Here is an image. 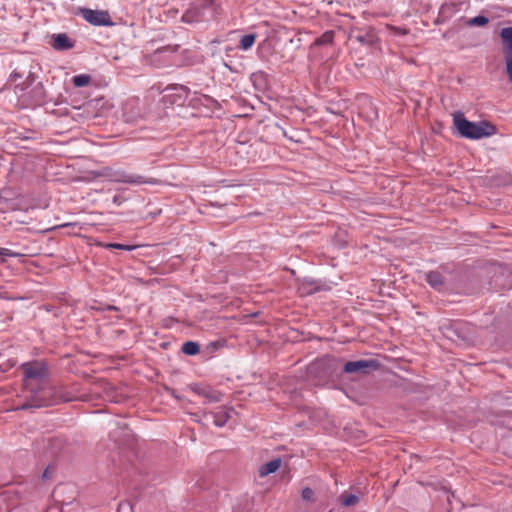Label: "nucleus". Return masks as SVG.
<instances>
[{
  "label": "nucleus",
  "instance_id": "4468645a",
  "mask_svg": "<svg viewBox=\"0 0 512 512\" xmlns=\"http://www.w3.org/2000/svg\"><path fill=\"white\" fill-rule=\"evenodd\" d=\"M280 466H281V459L275 458V459L265 463L264 465H262L259 468V475L261 477H264L269 474H272V473L276 472L280 468Z\"/></svg>",
  "mask_w": 512,
  "mask_h": 512
},
{
  "label": "nucleus",
  "instance_id": "cd10ccee",
  "mask_svg": "<svg viewBox=\"0 0 512 512\" xmlns=\"http://www.w3.org/2000/svg\"><path fill=\"white\" fill-rule=\"evenodd\" d=\"M168 50H172V51H176V46L174 48H170V47H163L161 49H158L157 50V53H163L165 51H168Z\"/></svg>",
  "mask_w": 512,
  "mask_h": 512
},
{
  "label": "nucleus",
  "instance_id": "a211bd4d",
  "mask_svg": "<svg viewBox=\"0 0 512 512\" xmlns=\"http://www.w3.org/2000/svg\"><path fill=\"white\" fill-rule=\"evenodd\" d=\"M199 345L193 341H187L182 346V351L187 355H195L199 352Z\"/></svg>",
  "mask_w": 512,
  "mask_h": 512
},
{
  "label": "nucleus",
  "instance_id": "393cba45",
  "mask_svg": "<svg viewBox=\"0 0 512 512\" xmlns=\"http://www.w3.org/2000/svg\"><path fill=\"white\" fill-rule=\"evenodd\" d=\"M106 247L111 248V249H122V250H132L134 248L133 246L123 245V244H119V243H109L106 245Z\"/></svg>",
  "mask_w": 512,
  "mask_h": 512
},
{
  "label": "nucleus",
  "instance_id": "f03ea898",
  "mask_svg": "<svg viewBox=\"0 0 512 512\" xmlns=\"http://www.w3.org/2000/svg\"><path fill=\"white\" fill-rule=\"evenodd\" d=\"M60 401H72V398H66L56 387L42 388L33 392L31 398L22 404L19 409L40 408L55 405Z\"/></svg>",
  "mask_w": 512,
  "mask_h": 512
},
{
  "label": "nucleus",
  "instance_id": "ddd939ff",
  "mask_svg": "<svg viewBox=\"0 0 512 512\" xmlns=\"http://www.w3.org/2000/svg\"><path fill=\"white\" fill-rule=\"evenodd\" d=\"M72 47H73V43L71 42V40L69 39V37L66 34L60 33L54 37V41H53L54 49L67 50Z\"/></svg>",
  "mask_w": 512,
  "mask_h": 512
},
{
  "label": "nucleus",
  "instance_id": "9b49d317",
  "mask_svg": "<svg viewBox=\"0 0 512 512\" xmlns=\"http://www.w3.org/2000/svg\"><path fill=\"white\" fill-rule=\"evenodd\" d=\"M321 289V286L318 281L314 279H303L298 286V292L302 296L311 295Z\"/></svg>",
  "mask_w": 512,
  "mask_h": 512
},
{
  "label": "nucleus",
  "instance_id": "dca6fc26",
  "mask_svg": "<svg viewBox=\"0 0 512 512\" xmlns=\"http://www.w3.org/2000/svg\"><path fill=\"white\" fill-rule=\"evenodd\" d=\"M255 40H256L255 34L244 35L240 39L238 47H239V49L246 51L254 45Z\"/></svg>",
  "mask_w": 512,
  "mask_h": 512
},
{
  "label": "nucleus",
  "instance_id": "4be33fe9",
  "mask_svg": "<svg viewBox=\"0 0 512 512\" xmlns=\"http://www.w3.org/2000/svg\"><path fill=\"white\" fill-rule=\"evenodd\" d=\"M355 40L364 45H373L375 41V36L370 33H367L365 35H356Z\"/></svg>",
  "mask_w": 512,
  "mask_h": 512
},
{
  "label": "nucleus",
  "instance_id": "bb28decb",
  "mask_svg": "<svg viewBox=\"0 0 512 512\" xmlns=\"http://www.w3.org/2000/svg\"><path fill=\"white\" fill-rule=\"evenodd\" d=\"M51 470H52V468H51V467H47V468L43 471V473H42V478H43V479H49V478H50V476H51Z\"/></svg>",
  "mask_w": 512,
  "mask_h": 512
},
{
  "label": "nucleus",
  "instance_id": "9d476101",
  "mask_svg": "<svg viewBox=\"0 0 512 512\" xmlns=\"http://www.w3.org/2000/svg\"><path fill=\"white\" fill-rule=\"evenodd\" d=\"M31 105H41L45 102L46 92L42 83H37L28 93Z\"/></svg>",
  "mask_w": 512,
  "mask_h": 512
},
{
  "label": "nucleus",
  "instance_id": "f257e3e1",
  "mask_svg": "<svg viewBox=\"0 0 512 512\" xmlns=\"http://www.w3.org/2000/svg\"><path fill=\"white\" fill-rule=\"evenodd\" d=\"M454 125L459 134L467 139H482L496 134V126L488 121L471 122L461 112L453 116Z\"/></svg>",
  "mask_w": 512,
  "mask_h": 512
},
{
  "label": "nucleus",
  "instance_id": "f8f14e48",
  "mask_svg": "<svg viewBox=\"0 0 512 512\" xmlns=\"http://www.w3.org/2000/svg\"><path fill=\"white\" fill-rule=\"evenodd\" d=\"M427 283L435 290L441 291L445 287V279L438 271H430L425 274Z\"/></svg>",
  "mask_w": 512,
  "mask_h": 512
},
{
  "label": "nucleus",
  "instance_id": "6e6552de",
  "mask_svg": "<svg viewBox=\"0 0 512 512\" xmlns=\"http://www.w3.org/2000/svg\"><path fill=\"white\" fill-rule=\"evenodd\" d=\"M189 389L195 394L204 397L206 403H217L222 400V394L209 386L194 383L189 385Z\"/></svg>",
  "mask_w": 512,
  "mask_h": 512
},
{
  "label": "nucleus",
  "instance_id": "39448f33",
  "mask_svg": "<svg viewBox=\"0 0 512 512\" xmlns=\"http://www.w3.org/2000/svg\"><path fill=\"white\" fill-rule=\"evenodd\" d=\"M80 14L91 25L94 26H112L114 25L108 11L92 10L89 8H81Z\"/></svg>",
  "mask_w": 512,
  "mask_h": 512
},
{
  "label": "nucleus",
  "instance_id": "6ab92c4d",
  "mask_svg": "<svg viewBox=\"0 0 512 512\" xmlns=\"http://www.w3.org/2000/svg\"><path fill=\"white\" fill-rule=\"evenodd\" d=\"M359 502V498L358 496L354 495V494H347V493H343L341 495V503L346 506V507H349V506H354L356 505L357 503Z\"/></svg>",
  "mask_w": 512,
  "mask_h": 512
},
{
  "label": "nucleus",
  "instance_id": "5701e85b",
  "mask_svg": "<svg viewBox=\"0 0 512 512\" xmlns=\"http://www.w3.org/2000/svg\"><path fill=\"white\" fill-rule=\"evenodd\" d=\"M118 512H133L132 504L128 501L120 502L118 505Z\"/></svg>",
  "mask_w": 512,
  "mask_h": 512
},
{
  "label": "nucleus",
  "instance_id": "a878e982",
  "mask_svg": "<svg viewBox=\"0 0 512 512\" xmlns=\"http://www.w3.org/2000/svg\"><path fill=\"white\" fill-rule=\"evenodd\" d=\"M0 256H2V257H17V256H19V254L16 252H13L10 249L0 247Z\"/></svg>",
  "mask_w": 512,
  "mask_h": 512
},
{
  "label": "nucleus",
  "instance_id": "7ed1b4c3",
  "mask_svg": "<svg viewBox=\"0 0 512 512\" xmlns=\"http://www.w3.org/2000/svg\"><path fill=\"white\" fill-rule=\"evenodd\" d=\"M101 176H105L109 178V180L118 183H128L132 185H141V184H155L156 180L153 178H146L142 175L138 174H129L124 171L118 170L114 171L111 168H104L100 173Z\"/></svg>",
  "mask_w": 512,
  "mask_h": 512
},
{
  "label": "nucleus",
  "instance_id": "f3484780",
  "mask_svg": "<svg viewBox=\"0 0 512 512\" xmlns=\"http://www.w3.org/2000/svg\"><path fill=\"white\" fill-rule=\"evenodd\" d=\"M91 81V77L87 74L76 75L72 78L75 87H85Z\"/></svg>",
  "mask_w": 512,
  "mask_h": 512
},
{
  "label": "nucleus",
  "instance_id": "b1692460",
  "mask_svg": "<svg viewBox=\"0 0 512 512\" xmlns=\"http://www.w3.org/2000/svg\"><path fill=\"white\" fill-rule=\"evenodd\" d=\"M301 496L304 500L311 501L313 500L314 492L311 488L306 487L302 490Z\"/></svg>",
  "mask_w": 512,
  "mask_h": 512
},
{
  "label": "nucleus",
  "instance_id": "2eb2a0df",
  "mask_svg": "<svg viewBox=\"0 0 512 512\" xmlns=\"http://www.w3.org/2000/svg\"><path fill=\"white\" fill-rule=\"evenodd\" d=\"M458 10H459L458 4L447 3V4H444L441 6L439 14L443 18H450Z\"/></svg>",
  "mask_w": 512,
  "mask_h": 512
},
{
  "label": "nucleus",
  "instance_id": "0eeeda50",
  "mask_svg": "<svg viewBox=\"0 0 512 512\" xmlns=\"http://www.w3.org/2000/svg\"><path fill=\"white\" fill-rule=\"evenodd\" d=\"M21 368L27 380H41L46 376V367L43 362H27L22 364Z\"/></svg>",
  "mask_w": 512,
  "mask_h": 512
},
{
  "label": "nucleus",
  "instance_id": "c85d7f7f",
  "mask_svg": "<svg viewBox=\"0 0 512 512\" xmlns=\"http://www.w3.org/2000/svg\"><path fill=\"white\" fill-rule=\"evenodd\" d=\"M114 203H119V197L118 196H115L114 199H113Z\"/></svg>",
  "mask_w": 512,
  "mask_h": 512
},
{
  "label": "nucleus",
  "instance_id": "aec40b11",
  "mask_svg": "<svg viewBox=\"0 0 512 512\" xmlns=\"http://www.w3.org/2000/svg\"><path fill=\"white\" fill-rule=\"evenodd\" d=\"M334 39L333 31H326L321 37L317 38L314 42L316 45H326L331 44Z\"/></svg>",
  "mask_w": 512,
  "mask_h": 512
},
{
  "label": "nucleus",
  "instance_id": "412c9836",
  "mask_svg": "<svg viewBox=\"0 0 512 512\" xmlns=\"http://www.w3.org/2000/svg\"><path fill=\"white\" fill-rule=\"evenodd\" d=\"M489 22V19L486 16L479 15L473 17L467 21V25L469 26H485Z\"/></svg>",
  "mask_w": 512,
  "mask_h": 512
},
{
  "label": "nucleus",
  "instance_id": "20e7f679",
  "mask_svg": "<svg viewBox=\"0 0 512 512\" xmlns=\"http://www.w3.org/2000/svg\"><path fill=\"white\" fill-rule=\"evenodd\" d=\"M499 35L502 42V53L505 59L506 74L512 82V27L502 28Z\"/></svg>",
  "mask_w": 512,
  "mask_h": 512
},
{
  "label": "nucleus",
  "instance_id": "1a4fd4ad",
  "mask_svg": "<svg viewBox=\"0 0 512 512\" xmlns=\"http://www.w3.org/2000/svg\"><path fill=\"white\" fill-rule=\"evenodd\" d=\"M231 409L226 407H219L214 412L204 413V417L211 416L213 418V423L218 427H223L230 418Z\"/></svg>",
  "mask_w": 512,
  "mask_h": 512
},
{
  "label": "nucleus",
  "instance_id": "423d86ee",
  "mask_svg": "<svg viewBox=\"0 0 512 512\" xmlns=\"http://www.w3.org/2000/svg\"><path fill=\"white\" fill-rule=\"evenodd\" d=\"M379 363L374 359H361L349 361L344 365V371L349 374H366L369 370L377 369Z\"/></svg>",
  "mask_w": 512,
  "mask_h": 512
}]
</instances>
